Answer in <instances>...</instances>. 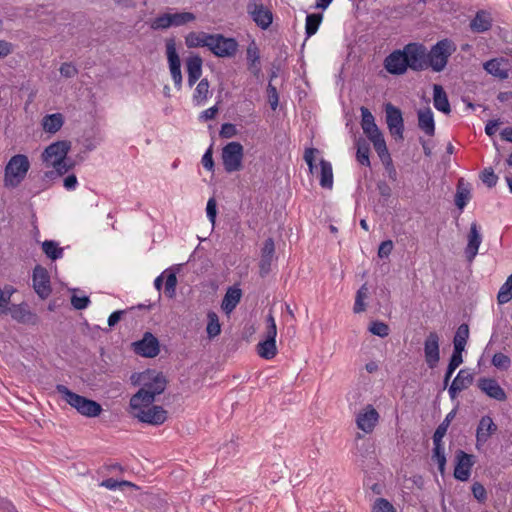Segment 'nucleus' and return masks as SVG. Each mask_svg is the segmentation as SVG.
Returning a JSON list of instances; mask_svg holds the SVG:
<instances>
[{
    "label": "nucleus",
    "mask_w": 512,
    "mask_h": 512,
    "mask_svg": "<svg viewBox=\"0 0 512 512\" xmlns=\"http://www.w3.org/2000/svg\"><path fill=\"white\" fill-rule=\"evenodd\" d=\"M379 420V413L372 405H367L365 409L356 416L358 429L365 433H371Z\"/></svg>",
    "instance_id": "nucleus-19"
},
{
    "label": "nucleus",
    "mask_w": 512,
    "mask_h": 512,
    "mask_svg": "<svg viewBox=\"0 0 512 512\" xmlns=\"http://www.w3.org/2000/svg\"><path fill=\"white\" fill-rule=\"evenodd\" d=\"M100 486L105 487L109 490H116L117 488L123 489L124 487H129V488H133L136 490L139 489V486H137L136 484H134L130 481H127V480L119 481L114 478H107V479L103 480L100 483Z\"/></svg>",
    "instance_id": "nucleus-46"
},
{
    "label": "nucleus",
    "mask_w": 512,
    "mask_h": 512,
    "mask_svg": "<svg viewBox=\"0 0 512 512\" xmlns=\"http://www.w3.org/2000/svg\"><path fill=\"white\" fill-rule=\"evenodd\" d=\"M463 358L450 356L445 374L443 379V388L445 389L448 386V383L455 372V370L463 363Z\"/></svg>",
    "instance_id": "nucleus-47"
},
{
    "label": "nucleus",
    "mask_w": 512,
    "mask_h": 512,
    "mask_svg": "<svg viewBox=\"0 0 512 512\" xmlns=\"http://www.w3.org/2000/svg\"><path fill=\"white\" fill-rule=\"evenodd\" d=\"M474 375L468 371V369H461L457 376L454 378L452 383L458 386L462 390L467 389L470 385L473 384Z\"/></svg>",
    "instance_id": "nucleus-45"
},
{
    "label": "nucleus",
    "mask_w": 512,
    "mask_h": 512,
    "mask_svg": "<svg viewBox=\"0 0 512 512\" xmlns=\"http://www.w3.org/2000/svg\"><path fill=\"white\" fill-rule=\"evenodd\" d=\"M238 133L236 125L232 123H223L219 132L220 137L229 139L236 136Z\"/></svg>",
    "instance_id": "nucleus-64"
},
{
    "label": "nucleus",
    "mask_w": 512,
    "mask_h": 512,
    "mask_svg": "<svg viewBox=\"0 0 512 512\" xmlns=\"http://www.w3.org/2000/svg\"><path fill=\"white\" fill-rule=\"evenodd\" d=\"M386 124L395 140L404 139V119L400 108L388 102L385 104Z\"/></svg>",
    "instance_id": "nucleus-11"
},
{
    "label": "nucleus",
    "mask_w": 512,
    "mask_h": 512,
    "mask_svg": "<svg viewBox=\"0 0 512 512\" xmlns=\"http://www.w3.org/2000/svg\"><path fill=\"white\" fill-rule=\"evenodd\" d=\"M50 166H52L55 169L56 174L63 176L70 170L74 169V167L76 166V162L73 159L66 156L64 157V159L60 160L59 165H56V163H52Z\"/></svg>",
    "instance_id": "nucleus-52"
},
{
    "label": "nucleus",
    "mask_w": 512,
    "mask_h": 512,
    "mask_svg": "<svg viewBox=\"0 0 512 512\" xmlns=\"http://www.w3.org/2000/svg\"><path fill=\"white\" fill-rule=\"evenodd\" d=\"M492 26L490 14L485 11H479L471 20L470 27L473 32L483 33L488 31Z\"/></svg>",
    "instance_id": "nucleus-31"
},
{
    "label": "nucleus",
    "mask_w": 512,
    "mask_h": 512,
    "mask_svg": "<svg viewBox=\"0 0 512 512\" xmlns=\"http://www.w3.org/2000/svg\"><path fill=\"white\" fill-rule=\"evenodd\" d=\"M196 20V15L192 12H176L170 13V22L171 27H179L186 25L187 23L193 22Z\"/></svg>",
    "instance_id": "nucleus-43"
},
{
    "label": "nucleus",
    "mask_w": 512,
    "mask_h": 512,
    "mask_svg": "<svg viewBox=\"0 0 512 512\" xmlns=\"http://www.w3.org/2000/svg\"><path fill=\"white\" fill-rule=\"evenodd\" d=\"M258 355L266 360L274 358L277 354L276 340L265 339L257 344Z\"/></svg>",
    "instance_id": "nucleus-36"
},
{
    "label": "nucleus",
    "mask_w": 512,
    "mask_h": 512,
    "mask_svg": "<svg viewBox=\"0 0 512 512\" xmlns=\"http://www.w3.org/2000/svg\"><path fill=\"white\" fill-rule=\"evenodd\" d=\"M163 276L165 277V287L164 293L168 298H173L176 295V286H177V276L174 271L171 269H166L163 272Z\"/></svg>",
    "instance_id": "nucleus-42"
},
{
    "label": "nucleus",
    "mask_w": 512,
    "mask_h": 512,
    "mask_svg": "<svg viewBox=\"0 0 512 512\" xmlns=\"http://www.w3.org/2000/svg\"><path fill=\"white\" fill-rule=\"evenodd\" d=\"M131 414L138 421L152 426H160L168 418V412L162 406L153 404H140L139 408H131Z\"/></svg>",
    "instance_id": "nucleus-5"
},
{
    "label": "nucleus",
    "mask_w": 512,
    "mask_h": 512,
    "mask_svg": "<svg viewBox=\"0 0 512 512\" xmlns=\"http://www.w3.org/2000/svg\"><path fill=\"white\" fill-rule=\"evenodd\" d=\"M30 168V162L26 155L17 154L11 157L4 171V186L16 188L25 179Z\"/></svg>",
    "instance_id": "nucleus-3"
},
{
    "label": "nucleus",
    "mask_w": 512,
    "mask_h": 512,
    "mask_svg": "<svg viewBox=\"0 0 512 512\" xmlns=\"http://www.w3.org/2000/svg\"><path fill=\"white\" fill-rule=\"evenodd\" d=\"M150 27L153 30H165L171 27L170 22V13H163L155 17L151 23Z\"/></svg>",
    "instance_id": "nucleus-51"
},
{
    "label": "nucleus",
    "mask_w": 512,
    "mask_h": 512,
    "mask_svg": "<svg viewBox=\"0 0 512 512\" xmlns=\"http://www.w3.org/2000/svg\"><path fill=\"white\" fill-rule=\"evenodd\" d=\"M71 149V142L68 140H60L51 143L49 146H47L41 157L42 160L46 163V165L49 167L52 163H56V165H59L60 160L64 159V157L67 156L68 152Z\"/></svg>",
    "instance_id": "nucleus-14"
},
{
    "label": "nucleus",
    "mask_w": 512,
    "mask_h": 512,
    "mask_svg": "<svg viewBox=\"0 0 512 512\" xmlns=\"http://www.w3.org/2000/svg\"><path fill=\"white\" fill-rule=\"evenodd\" d=\"M323 20V14L322 13H311L307 14L306 21H305V35L306 39L310 38L319 29V26Z\"/></svg>",
    "instance_id": "nucleus-39"
},
{
    "label": "nucleus",
    "mask_w": 512,
    "mask_h": 512,
    "mask_svg": "<svg viewBox=\"0 0 512 512\" xmlns=\"http://www.w3.org/2000/svg\"><path fill=\"white\" fill-rule=\"evenodd\" d=\"M477 386L483 393L492 399L501 402L507 399L506 392L494 378L482 377L478 379Z\"/></svg>",
    "instance_id": "nucleus-21"
},
{
    "label": "nucleus",
    "mask_w": 512,
    "mask_h": 512,
    "mask_svg": "<svg viewBox=\"0 0 512 512\" xmlns=\"http://www.w3.org/2000/svg\"><path fill=\"white\" fill-rule=\"evenodd\" d=\"M136 355L144 358H154L160 353V342L151 332H145L140 340L131 344Z\"/></svg>",
    "instance_id": "nucleus-9"
},
{
    "label": "nucleus",
    "mask_w": 512,
    "mask_h": 512,
    "mask_svg": "<svg viewBox=\"0 0 512 512\" xmlns=\"http://www.w3.org/2000/svg\"><path fill=\"white\" fill-rule=\"evenodd\" d=\"M207 327L206 332L209 339H213L221 333V325L219 322V317L214 311H209L207 313Z\"/></svg>",
    "instance_id": "nucleus-41"
},
{
    "label": "nucleus",
    "mask_w": 512,
    "mask_h": 512,
    "mask_svg": "<svg viewBox=\"0 0 512 512\" xmlns=\"http://www.w3.org/2000/svg\"><path fill=\"white\" fill-rule=\"evenodd\" d=\"M246 57L248 62V70L255 76L259 77L261 73V66H260V52L259 48L257 47L255 41H252L246 51Z\"/></svg>",
    "instance_id": "nucleus-29"
},
{
    "label": "nucleus",
    "mask_w": 512,
    "mask_h": 512,
    "mask_svg": "<svg viewBox=\"0 0 512 512\" xmlns=\"http://www.w3.org/2000/svg\"><path fill=\"white\" fill-rule=\"evenodd\" d=\"M242 290L236 286L229 287L222 299L221 308L226 314H230L239 304Z\"/></svg>",
    "instance_id": "nucleus-27"
},
{
    "label": "nucleus",
    "mask_w": 512,
    "mask_h": 512,
    "mask_svg": "<svg viewBox=\"0 0 512 512\" xmlns=\"http://www.w3.org/2000/svg\"><path fill=\"white\" fill-rule=\"evenodd\" d=\"M471 199V192L468 187H464L463 179L461 178L457 183V189L455 194V205L460 210L463 211L469 200Z\"/></svg>",
    "instance_id": "nucleus-37"
},
{
    "label": "nucleus",
    "mask_w": 512,
    "mask_h": 512,
    "mask_svg": "<svg viewBox=\"0 0 512 512\" xmlns=\"http://www.w3.org/2000/svg\"><path fill=\"white\" fill-rule=\"evenodd\" d=\"M372 512H396V509L387 499L377 498L372 507Z\"/></svg>",
    "instance_id": "nucleus-54"
},
{
    "label": "nucleus",
    "mask_w": 512,
    "mask_h": 512,
    "mask_svg": "<svg viewBox=\"0 0 512 512\" xmlns=\"http://www.w3.org/2000/svg\"><path fill=\"white\" fill-rule=\"evenodd\" d=\"M433 449L431 459L437 463L439 472L444 475L446 466V456L442 439L433 440Z\"/></svg>",
    "instance_id": "nucleus-33"
},
{
    "label": "nucleus",
    "mask_w": 512,
    "mask_h": 512,
    "mask_svg": "<svg viewBox=\"0 0 512 512\" xmlns=\"http://www.w3.org/2000/svg\"><path fill=\"white\" fill-rule=\"evenodd\" d=\"M454 340L467 344L469 339V326L466 323H462L456 330Z\"/></svg>",
    "instance_id": "nucleus-63"
},
{
    "label": "nucleus",
    "mask_w": 512,
    "mask_h": 512,
    "mask_svg": "<svg viewBox=\"0 0 512 512\" xmlns=\"http://www.w3.org/2000/svg\"><path fill=\"white\" fill-rule=\"evenodd\" d=\"M33 289L42 300L47 299L52 293L50 275L48 270L40 264L33 269L32 275Z\"/></svg>",
    "instance_id": "nucleus-13"
},
{
    "label": "nucleus",
    "mask_w": 512,
    "mask_h": 512,
    "mask_svg": "<svg viewBox=\"0 0 512 512\" xmlns=\"http://www.w3.org/2000/svg\"><path fill=\"white\" fill-rule=\"evenodd\" d=\"M238 46L239 44L235 38L225 37L223 34H214L209 50L216 57L230 58L237 53Z\"/></svg>",
    "instance_id": "nucleus-10"
},
{
    "label": "nucleus",
    "mask_w": 512,
    "mask_h": 512,
    "mask_svg": "<svg viewBox=\"0 0 512 512\" xmlns=\"http://www.w3.org/2000/svg\"><path fill=\"white\" fill-rule=\"evenodd\" d=\"M247 13L255 24L263 29H268L273 22L272 11L265 7L262 3L258 4L256 0H248Z\"/></svg>",
    "instance_id": "nucleus-12"
},
{
    "label": "nucleus",
    "mask_w": 512,
    "mask_h": 512,
    "mask_svg": "<svg viewBox=\"0 0 512 512\" xmlns=\"http://www.w3.org/2000/svg\"><path fill=\"white\" fill-rule=\"evenodd\" d=\"M381 162L385 168L388 178L393 182L397 181L398 172L393 164L391 155L381 160Z\"/></svg>",
    "instance_id": "nucleus-56"
},
{
    "label": "nucleus",
    "mask_w": 512,
    "mask_h": 512,
    "mask_svg": "<svg viewBox=\"0 0 512 512\" xmlns=\"http://www.w3.org/2000/svg\"><path fill=\"white\" fill-rule=\"evenodd\" d=\"M370 141L373 143L380 160L390 156L383 134L380 136L377 135V137H370Z\"/></svg>",
    "instance_id": "nucleus-48"
},
{
    "label": "nucleus",
    "mask_w": 512,
    "mask_h": 512,
    "mask_svg": "<svg viewBox=\"0 0 512 512\" xmlns=\"http://www.w3.org/2000/svg\"><path fill=\"white\" fill-rule=\"evenodd\" d=\"M481 242L482 236L480 234L479 227L476 222H473L470 226L468 233V243L465 248V256L467 261L471 262L476 257Z\"/></svg>",
    "instance_id": "nucleus-23"
},
{
    "label": "nucleus",
    "mask_w": 512,
    "mask_h": 512,
    "mask_svg": "<svg viewBox=\"0 0 512 512\" xmlns=\"http://www.w3.org/2000/svg\"><path fill=\"white\" fill-rule=\"evenodd\" d=\"M458 410V405L453 408L444 418V420L438 425L436 428L434 434H433V440L442 439L445 436L452 420L455 418Z\"/></svg>",
    "instance_id": "nucleus-40"
},
{
    "label": "nucleus",
    "mask_w": 512,
    "mask_h": 512,
    "mask_svg": "<svg viewBox=\"0 0 512 512\" xmlns=\"http://www.w3.org/2000/svg\"><path fill=\"white\" fill-rule=\"evenodd\" d=\"M201 162L206 170L214 171L215 163L213 160V144H211L210 147L205 151Z\"/></svg>",
    "instance_id": "nucleus-60"
},
{
    "label": "nucleus",
    "mask_w": 512,
    "mask_h": 512,
    "mask_svg": "<svg viewBox=\"0 0 512 512\" xmlns=\"http://www.w3.org/2000/svg\"><path fill=\"white\" fill-rule=\"evenodd\" d=\"M64 124V117L61 113L48 114L43 119V129L48 133L58 132Z\"/></svg>",
    "instance_id": "nucleus-35"
},
{
    "label": "nucleus",
    "mask_w": 512,
    "mask_h": 512,
    "mask_svg": "<svg viewBox=\"0 0 512 512\" xmlns=\"http://www.w3.org/2000/svg\"><path fill=\"white\" fill-rule=\"evenodd\" d=\"M90 303V298L87 295L77 296L76 294H73L71 296V304L76 310H84Z\"/></svg>",
    "instance_id": "nucleus-58"
},
{
    "label": "nucleus",
    "mask_w": 512,
    "mask_h": 512,
    "mask_svg": "<svg viewBox=\"0 0 512 512\" xmlns=\"http://www.w3.org/2000/svg\"><path fill=\"white\" fill-rule=\"evenodd\" d=\"M479 178L488 188L495 187L499 179L492 167L485 168L479 174Z\"/></svg>",
    "instance_id": "nucleus-53"
},
{
    "label": "nucleus",
    "mask_w": 512,
    "mask_h": 512,
    "mask_svg": "<svg viewBox=\"0 0 512 512\" xmlns=\"http://www.w3.org/2000/svg\"><path fill=\"white\" fill-rule=\"evenodd\" d=\"M491 363L497 369L507 371L511 365V359L506 354L497 352L493 355Z\"/></svg>",
    "instance_id": "nucleus-49"
},
{
    "label": "nucleus",
    "mask_w": 512,
    "mask_h": 512,
    "mask_svg": "<svg viewBox=\"0 0 512 512\" xmlns=\"http://www.w3.org/2000/svg\"><path fill=\"white\" fill-rule=\"evenodd\" d=\"M274 253H275L274 240L271 237H269L263 243V247L261 249V258L273 260Z\"/></svg>",
    "instance_id": "nucleus-57"
},
{
    "label": "nucleus",
    "mask_w": 512,
    "mask_h": 512,
    "mask_svg": "<svg viewBox=\"0 0 512 512\" xmlns=\"http://www.w3.org/2000/svg\"><path fill=\"white\" fill-rule=\"evenodd\" d=\"M440 338L437 332H430L424 341V356L430 369L437 367L440 360Z\"/></svg>",
    "instance_id": "nucleus-16"
},
{
    "label": "nucleus",
    "mask_w": 512,
    "mask_h": 512,
    "mask_svg": "<svg viewBox=\"0 0 512 512\" xmlns=\"http://www.w3.org/2000/svg\"><path fill=\"white\" fill-rule=\"evenodd\" d=\"M497 429L498 427L492 417L489 415L482 416L476 429V448L479 450Z\"/></svg>",
    "instance_id": "nucleus-18"
},
{
    "label": "nucleus",
    "mask_w": 512,
    "mask_h": 512,
    "mask_svg": "<svg viewBox=\"0 0 512 512\" xmlns=\"http://www.w3.org/2000/svg\"><path fill=\"white\" fill-rule=\"evenodd\" d=\"M203 60L198 54L192 55L186 60V69L188 74L187 83L192 88L202 75Z\"/></svg>",
    "instance_id": "nucleus-24"
},
{
    "label": "nucleus",
    "mask_w": 512,
    "mask_h": 512,
    "mask_svg": "<svg viewBox=\"0 0 512 512\" xmlns=\"http://www.w3.org/2000/svg\"><path fill=\"white\" fill-rule=\"evenodd\" d=\"M418 116V127L422 130L427 136L435 135V121L433 112L430 107H426L425 109H420L417 112Z\"/></svg>",
    "instance_id": "nucleus-26"
},
{
    "label": "nucleus",
    "mask_w": 512,
    "mask_h": 512,
    "mask_svg": "<svg viewBox=\"0 0 512 512\" xmlns=\"http://www.w3.org/2000/svg\"><path fill=\"white\" fill-rule=\"evenodd\" d=\"M368 330L373 335H376V336L381 337V338L387 337L389 335V332H390L389 326L386 323H384L382 321H379V320L372 321L370 323V326H369Z\"/></svg>",
    "instance_id": "nucleus-50"
},
{
    "label": "nucleus",
    "mask_w": 512,
    "mask_h": 512,
    "mask_svg": "<svg viewBox=\"0 0 512 512\" xmlns=\"http://www.w3.org/2000/svg\"><path fill=\"white\" fill-rule=\"evenodd\" d=\"M244 148L240 142L232 141L222 148V163L227 173L240 171L243 168Z\"/></svg>",
    "instance_id": "nucleus-6"
},
{
    "label": "nucleus",
    "mask_w": 512,
    "mask_h": 512,
    "mask_svg": "<svg viewBox=\"0 0 512 512\" xmlns=\"http://www.w3.org/2000/svg\"><path fill=\"white\" fill-rule=\"evenodd\" d=\"M471 491L473 494V497L479 502V503H485L487 500V491L485 487L480 482H474L471 487Z\"/></svg>",
    "instance_id": "nucleus-55"
},
{
    "label": "nucleus",
    "mask_w": 512,
    "mask_h": 512,
    "mask_svg": "<svg viewBox=\"0 0 512 512\" xmlns=\"http://www.w3.org/2000/svg\"><path fill=\"white\" fill-rule=\"evenodd\" d=\"M408 68L420 72L427 69L426 58L428 50L422 43L412 42L406 44L402 49Z\"/></svg>",
    "instance_id": "nucleus-7"
},
{
    "label": "nucleus",
    "mask_w": 512,
    "mask_h": 512,
    "mask_svg": "<svg viewBox=\"0 0 512 512\" xmlns=\"http://www.w3.org/2000/svg\"><path fill=\"white\" fill-rule=\"evenodd\" d=\"M474 458V455L468 454L463 450L456 451L454 468L455 479L462 482L468 481L471 475V469L475 463Z\"/></svg>",
    "instance_id": "nucleus-15"
},
{
    "label": "nucleus",
    "mask_w": 512,
    "mask_h": 512,
    "mask_svg": "<svg viewBox=\"0 0 512 512\" xmlns=\"http://www.w3.org/2000/svg\"><path fill=\"white\" fill-rule=\"evenodd\" d=\"M59 71H60L61 76L65 77V78H72L78 74V69L71 62L62 63Z\"/></svg>",
    "instance_id": "nucleus-62"
},
{
    "label": "nucleus",
    "mask_w": 512,
    "mask_h": 512,
    "mask_svg": "<svg viewBox=\"0 0 512 512\" xmlns=\"http://www.w3.org/2000/svg\"><path fill=\"white\" fill-rule=\"evenodd\" d=\"M214 34L206 32H190L185 37V44L188 48L207 47L210 49Z\"/></svg>",
    "instance_id": "nucleus-28"
},
{
    "label": "nucleus",
    "mask_w": 512,
    "mask_h": 512,
    "mask_svg": "<svg viewBox=\"0 0 512 512\" xmlns=\"http://www.w3.org/2000/svg\"><path fill=\"white\" fill-rule=\"evenodd\" d=\"M11 317L19 323L35 325L38 322L37 314L30 310L26 302L20 304H12L8 307Z\"/></svg>",
    "instance_id": "nucleus-20"
},
{
    "label": "nucleus",
    "mask_w": 512,
    "mask_h": 512,
    "mask_svg": "<svg viewBox=\"0 0 512 512\" xmlns=\"http://www.w3.org/2000/svg\"><path fill=\"white\" fill-rule=\"evenodd\" d=\"M42 250L44 254L52 261H56L63 257V248L55 240H45L42 243Z\"/></svg>",
    "instance_id": "nucleus-38"
},
{
    "label": "nucleus",
    "mask_w": 512,
    "mask_h": 512,
    "mask_svg": "<svg viewBox=\"0 0 512 512\" xmlns=\"http://www.w3.org/2000/svg\"><path fill=\"white\" fill-rule=\"evenodd\" d=\"M384 68L391 75H403L407 72L409 68L402 49L394 50L384 59Z\"/></svg>",
    "instance_id": "nucleus-17"
},
{
    "label": "nucleus",
    "mask_w": 512,
    "mask_h": 512,
    "mask_svg": "<svg viewBox=\"0 0 512 512\" xmlns=\"http://www.w3.org/2000/svg\"><path fill=\"white\" fill-rule=\"evenodd\" d=\"M456 47L449 39H442L434 44L428 51L426 58L427 69L431 68L433 72H441L445 69L449 57L454 53Z\"/></svg>",
    "instance_id": "nucleus-4"
},
{
    "label": "nucleus",
    "mask_w": 512,
    "mask_h": 512,
    "mask_svg": "<svg viewBox=\"0 0 512 512\" xmlns=\"http://www.w3.org/2000/svg\"><path fill=\"white\" fill-rule=\"evenodd\" d=\"M320 165V181L322 188L331 189L333 187V169L329 161L321 159Z\"/></svg>",
    "instance_id": "nucleus-34"
},
{
    "label": "nucleus",
    "mask_w": 512,
    "mask_h": 512,
    "mask_svg": "<svg viewBox=\"0 0 512 512\" xmlns=\"http://www.w3.org/2000/svg\"><path fill=\"white\" fill-rule=\"evenodd\" d=\"M141 388L130 398V408H139L140 404L152 405L156 397L162 394L167 387V379L163 373L148 370L142 374Z\"/></svg>",
    "instance_id": "nucleus-1"
},
{
    "label": "nucleus",
    "mask_w": 512,
    "mask_h": 512,
    "mask_svg": "<svg viewBox=\"0 0 512 512\" xmlns=\"http://www.w3.org/2000/svg\"><path fill=\"white\" fill-rule=\"evenodd\" d=\"M360 111L362 117L361 127L367 138L370 140V137H377V135H382V132L376 125L375 118L370 110L367 107L361 106Z\"/></svg>",
    "instance_id": "nucleus-25"
},
{
    "label": "nucleus",
    "mask_w": 512,
    "mask_h": 512,
    "mask_svg": "<svg viewBox=\"0 0 512 512\" xmlns=\"http://www.w3.org/2000/svg\"><path fill=\"white\" fill-rule=\"evenodd\" d=\"M209 86L210 84L207 78H203L199 81L193 94V101L196 104H201L208 98Z\"/></svg>",
    "instance_id": "nucleus-44"
},
{
    "label": "nucleus",
    "mask_w": 512,
    "mask_h": 512,
    "mask_svg": "<svg viewBox=\"0 0 512 512\" xmlns=\"http://www.w3.org/2000/svg\"><path fill=\"white\" fill-rule=\"evenodd\" d=\"M55 390L67 404L83 416L93 418L99 416L103 411L102 406L97 401L79 395L63 384H57Z\"/></svg>",
    "instance_id": "nucleus-2"
},
{
    "label": "nucleus",
    "mask_w": 512,
    "mask_h": 512,
    "mask_svg": "<svg viewBox=\"0 0 512 512\" xmlns=\"http://www.w3.org/2000/svg\"><path fill=\"white\" fill-rule=\"evenodd\" d=\"M483 66L487 73L501 80L507 79L509 76L510 63L504 57L490 59Z\"/></svg>",
    "instance_id": "nucleus-22"
},
{
    "label": "nucleus",
    "mask_w": 512,
    "mask_h": 512,
    "mask_svg": "<svg viewBox=\"0 0 512 512\" xmlns=\"http://www.w3.org/2000/svg\"><path fill=\"white\" fill-rule=\"evenodd\" d=\"M319 153V150L317 148H307L304 153V160L306 164L308 165L310 173H313L315 169H317V166L315 164V154Z\"/></svg>",
    "instance_id": "nucleus-59"
},
{
    "label": "nucleus",
    "mask_w": 512,
    "mask_h": 512,
    "mask_svg": "<svg viewBox=\"0 0 512 512\" xmlns=\"http://www.w3.org/2000/svg\"><path fill=\"white\" fill-rule=\"evenodd\" d=\"M433 104L438 111L444 114H449L451 112L447 94L444 88L439 84L433 85Z\"/></svg>",
    "instance_id": "nucleus-30"
},
{
    "label": "nucleus",
    "mask_w": 512,
    "mask_h": 512,
    "mask_svg": "<svg viewBox=\"0 0 512 512\" xmlns=\"http://www.w3.org/2000/svg\"><path fill=\"white\" fill-rule=\"evenodd\" d=\"M355 146L357 161L363 166L370 167V145L367 140L360 136L355 139Z\"/></svg>",
    "instance_id": "nucleus-32"
},
{
    "label": "nucleus",
    "mask_w": 512,
    "mask_h": 512,
    "mask_svg": "<svg viewBox=\"0 0 512 512\" xmlns=\"http://www.w3.org/2000/svg\"><path fill=\"white\" fill-rule=\"evenodd\" d=\"M376 186L380 196L383 199V204H385L392 195V189L385 180H379Z\"/></svg>",
    "instance_id": "nucleus-61"
},
{
    "label": "nucleus",
    "mask_w": 512,
    "mask_h": 512,
    "mask_svg": "<svg viewBox=\"0 0 512 512\" xmlns=\"http://www.w3.org/2000/svg\"><path fill=\"white\" fill-rule=\"evenodd\" d=\"M166 56L175 88L177 90H181L183 80L181 72V60L176 50L175 38L173 37L166 39Z\"/></svg>",
    "instance_id": "nucleus-8"
}]
</instances>
